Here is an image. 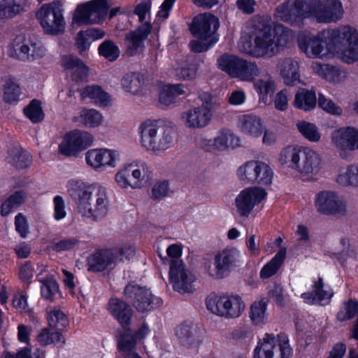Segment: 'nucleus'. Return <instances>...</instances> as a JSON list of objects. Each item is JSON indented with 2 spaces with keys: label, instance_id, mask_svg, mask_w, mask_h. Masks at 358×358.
<instances>
[{
  "label": "nucleus",
  "instance_id": "f257e3e1",
  "mask_svg": "<svg viewBox=\"0 0 358 358\" xmlns=\"http://www.w3.org/2000/svg\"><path fill=\"white\" fill-rule=\"evenodd\" d=\"M299 49L310 59L337 56L346 64L358 61V29L349 24L324 29L298 41Z\"/></svg>",
  "mask_w": 358,
  "mask_h": 358
},
{
  "label": "nucleus",
  "instance_id": "f03ea898",
  "mask_svg": "<svg viewBox=\"0 0 358 358\" xmlns=\"http://www.w3.org/2000/svg\"><path fill=\"white\" fill-rule=\"evenodd\" d=\"M66 191L83 219L96 222L108 213L110 199L107 189L101 185L71 179L66 183Z\"/></svg>",
  "mask_w": 358,
  "mask_h": 358
},
{
  "label": "nucleus",
  "instance_id": "7ed1b4c3",
  "mask_svg": "<svg viewBox=\"0 0 358 358\" xmlns=\"http://www.w3.org/2000/svg\"><path fill=\"white\" fill-rule=\"evenodd\" d=\"M293 40V31L278 24L273 29L268 27L255 28L249 36L241 38L238 48L252 57H271L288 46Z\"/></svg>",
  "mask_w": 358,
  "mask_h": 358
},
{
  "label": "nucleus",
  "instance_id": "20e7f679",
  "mask_svg": "<svg viewBox=\"0 0 358 358\" xmlns=\"http://www.w3.org/2000/svg\"><path fill=\"white\" fill-rule=\"evenodd\" d=\"M278 162L307 180H316L324 168L321 155L310 147L287 146L280 151Z\"/></svg>",
  "mask_w": 358,
  "mask_h": 358
},
{
  "label": "nucleus",
  "instance_id": "39448f33",
  "mask_svg": "<svg viewBox=\"0 0 358 358\" xmlns=\"http://www.w3.org/2000/svg\"><path fill=\"white\" fill-rule=\"evenodd\" d=\"M140 142L147 151L160 154L170 148L174 142V133L170 128L148 120L138 127Z\"/></svg>",
  "mask_w": 358,
  "mask_h": 358
},
{
  "label": "nucleus",
  "instance_id": "423d86ee",
  "mask_svg": "<svg viewBox=\"0 0 358 358\" xmlns=\"http://www.w3.org/2000/svg\"><path fill=\"white\" fill-rule=\"evenodd\" d=\"M217 66L231 78L241 81L254 82L261 73V69L255 62L244 59L234 55L224 54L220 57Z\"/></svg>",
  "mask_w": 358,
  "mask_h": 358
},
{
  "label": "nucleus",
  "instance_id": "0eeeda50",
  "mask_svg": "<svg viewBox=\"0 0 358 358\" xmlns=\"http://www.w3.org/2000/svg\"><path fill=\"white\" fill-rule=\"evenodd\" d=\"M207 309L226 319H236L244 312L245 303L238 294L209 295L206 299Z\"/></svg>",
  "mask_w": 358,
  "mask_h": 358
},
{
  "label": "nucleus",
  "instance_id": "6e6552de",
  "mask_svg": "<svg viewBox=\"0 0 358 358\" xmlns=\"http://www.w3.org/2000/svg\"><path fill=\"white\" fill-rule=\"evenodd\" d=\"M134 255V250L129 245L99 250L88 257V269L94 272L110 270L118 263L130 259Z\"/></svg>",
  "mask_w": 358,
  "mask_h": 358
},
{
  "label": "nucleus",
  "instance_id": "1a4fd4ad",
  "mask_svg": "<svg viewBox=\"0 0 358 358\" xmlns=\"http://www.w3.org/2000/svg\"><path fill=\"white\" fill-rule=\"evenodd\" d=\"M343 15L344 8L341 0H311L308 3V17L316 22H337Z\"/></svg>",
  "mask_w": 358,
  "mask_h": 358
},
{
  "label": "nucleus",
  "instance_id": "9d476101",
  "mask_svg": "<svg viewBox=\"0 0 358 358\" xmlns=\"http://www.w3.org/2000/svg\"><path fill=\"white\" fill-rule=\"evenodd\" d=\"M63 13L60 3L52 1L43 4L36 13V17L45 34L58 35L65 30Z\"/></svg>",
  "mask_w": 358,
  "mask_h": 358
},
{
  "label": "nucleus",
  "instance_id": "9b49d317",
  "mask_svg": "<svg viewBox=\"0 0 358 358\" xmlns=\"http://www.w3.org/2000/svg\"><path fill=\"white\" fill-rule=\"evenodd\" d=\"M236 176L243 185L271 183L273 172L271 166L264 162L249 160L238 166Z\"/></svg>",
  "mask_w": 358,
  "mask_h": 358
},
{
  "label": "nucleus",
  "instance_id": "f8f14e48",
  "mask_svg": "<svg viewBox=\"0 0 358 358\" xmlns=\"http://www.w3.org/2000/svg\"><path fill=\"white\" fill-rule=\"evenodd\" d=\"M292 354L286 335L267 334L255 348L254 358H291Z\"/></svg>",
  "mask_w": 358,
  "mask_h": 358
},
{
  "label": "nucleus",
  "instance_id": "ddd939ff",
  "mask_svg": "<svg viewBox=\"0 0 358 358\" xmlns=\"http://www.w3.org/2000/svg\"><path fill=\"white\" fill-rule=\"evenodd\" d=\"M242 263L241 252L236 248H226L218 252L213 264L206 267L208 275L215 279H222Z\"/></svg>",
  "mask_w": 358,
  "mask_h": 358
},
{
  "label": "nucleus",
  "instance_id": "4468645a",
  "mask_svg": "<svg viewBox=\"0 0 358 358\" xmlns=\"http://www.w3.org/2000/svg\"><path fill=\"white\" fill-rule=\"evenodd\" d=\"M108 9L106 0L90 1L77 6L73 22L79 25L99 23L107 15Z\"/></svg>",
  "mask_w": 358,
  "mask_h": 358
},
{
  "label": "nucleus",
  "instance_id": "2eb2a0df",
  "mask_svg": "<svg viewBox=\"0 0 358 358\" xmlns=\"http://www.w3.org/2000/svg\"><path fill=\"white\" fill-rule=\"evenodd\" d=\"M169 280L173 289L180 294L193 293L195 289L196 276L181 261H175L170 266Z\"/></svg>",
  "mask_w": 358,
  "mask_h": 358
},
{
  "label": "nucleus",
  "instance_id": "dca6fc26",
  "mask_svg": "<svg viewBox=\"0 0 358 358\" xmlns=\"http://www.w3.org/2000/svg\"><path fill=\"white\" fill-rule=\"evenodd\" d=\"M267 196L266 191L260 187H248L243 189L234 199L237 214L241 217H248L255 207Z\"/></svg>",
  "mask_w": 358,
  "mask_h": 358
},
{
  "label": "nucleus",
  "instance_id": "f3484780",
  "mask_svg": "<svg viewBox=\"0 0 358 358\" xmlns=\"http://www.w3.org/2000/svg\"><path fill=\"white\" fill-rule=\"evenodd\" d=\"M93 136L86 131L75 129L67 132L59 145V152L66 157H77L94 142Z\"/></svg>",
  "mask_w": 358,
  "mask_h": 358
},
{
  "label": "nucleus",
  "instance_id": "a211bd4d",
  "mask_svg": "<svg viewBox=\"0 0 358 358\" xmlns=\"http://www.w3.org/2000/svg\"><path fill=\"white\" fill-rule=\"evenodd\" d=\"M85 160L87 166L94 171H103L117 166L120 161V154L115 149L92 148L85 152Z\"/></svg>",
  "mask_w": 358,
  "mask_h": 358
},
{
  "label": "nucleus",
  "instance_id": "6ab92c4d",
  "mask_svg": "<svg viewBox=\"0 0 358 358\" xmlns=\"http://www.w3.org/2000/svg\"><path fill=\"white\" fill-rule=\"evenodd\" d=\"M274 17L291 25L300 27L303 20L308 18V3H304L303 0H287L276 8Z\"/></svg>",
  "mask_w": 358,
  "mask_h": 358
},
{
  "label": "nucleus",
  "instance_id": "aec40b11",
  "mask_svg": "<svg viewBox=\"0 0 358 358\" xmlns=\"http://www.w3.org/2000/svg\"><path fill=\"white\" fill-rule=\"evenodd\" d=\"M331 145L337 150L341 158H346L350 152L358 150V129L341 127L331 134Z\"/></svg>",
  "mask_w": 358,
  "mask_h": 358
},
{
  "label": "nucleus",
  "instance_id": "412c9836",
  "mask_svg": "<svg viewBox=\"0 0 358 358\" xmlns=\"http://www.w3.org/2000/svg\"><path fill=\"white\" fill-rule=\"evenodd\" d=\"M317 210L324 215H343L346 213V204L338 192L323 190L315 196Z\"/></svg>",
  "mask_w": 358,
  "mask_h": 358
},
{
  "label": "nucleus",
  "instance_id": "4be33fe9",
  "mask_svg": "<svg viewBox=\"0 0 358 358\" xmlns=\"http://www.w3.org/2000/svg\"><path fill=\"white\" fill-rule=\"evenodd\" d=\"M124 295L131 299L139 312L149 311L162 304L159 297L152 294L149 289L142 288L136 284H129L124 289Z\"/></svg>",
  "mask_w": 358,
  "mask_h": 358
},
{
  "label": "nucleus",
  "instance_id": "5701e85b",
  "mask_svg": "<svg viewBox=\"0 0 358 358\" xmlns=\"http://www.w3.org/2000/svg\"><path fill=\"white\" fill-rule=\"evenodd\" d=\"M220 27L217 17L210 13L196 15L191 26V32L196 37L203 40L215 39L214 36Z\"/></svg>",
  "mask_w": 358,
  "mask_h": 358
},
{
  "label": "nucleus",
  "instance_id": "b1692460",
  "mask_svg": "<svg viewBox=\"0 0 358 358\" xmlns=\"http://www.w3.org/2000/svg\"><path fill=\"white\" fill-rule=\"evenodd\" d=\"M213 113L193 106L184 110L180 115L182 125L189 129H200L206 127L210 122Z\"/></svg>",
  "mask_w": 358,
  "mask_h": 358
},
{
  "label": "nucleus",
  "instance_id": "393cba45",
  "mask_svg": "<svg viewBox=\"0 0 358 358\" xmlns=\"http://www.w3.org/2000/svg\"><path fill=\"white\" fill-rule=\"evenodd\" d=\"M275 70L286 85L293 86L300 82L299 64L292 58L278 59L275 66Z\"/></svg>",
  "mask_w": 358,
  "mask_h": 358
},
{
  "label": "nucleus",
  "instance_id": "a878e982",
  "mask_svg": "<svg viewBox=\"0 0 358 358\" xmlns=\"http://www.w3.org/2000/svg\"><path fill=\"white\" fill-rule=\"evenodd\" d=\"M151 30V24L149 22H145L136 29L127 34L124 43L129 55H134L143 51L144 41L150 34Z\"/></svg>",
  "mask_w": 358,
  "mask_h": 358
},
{
  "label": "nucleus",
  "instance_id": "bb28decb",
  "mask_svg": "<svg viewBox=\"0 0 358 358\" xmlns=\"http://www.w3.org/2000/svg\"><path fill=\"white\" fill-rule=\"evenodd\" d=\"M239 138L230 130H222L213 139H206L203 146L209 151H224L239 145Z\"/></svg>",
  "mask_w": 358,
  "mask_h": 358
},
{
  "label": "nucleus",
  "instance_id": "cd10ccee",
  "mask_svg": "<svg viewBox=\"0 0 358 358\" xmlns=\"http://www.w3.org/2000/svg\"><path fill=\"white\" fill-rule=\"evenodd\" d=\"M176 335L180 343L188 348H198L203 341L201 331L190 324L182 323L178 326Z\"/></svg>",
  "mask_w": 358,
  "mask_h": 358
},
{
  "label": "nucleus",
  "instance_id": "c85d7f7f",
  "mask_svg": "<svg viewBox=\"0 0 358 358\" xmlns=\"http://www.w3.org/2000/svg\"><path fill=\"white\" fill-rule=\"evenodd\" d=\"M333 294L332 289L324 284L321 278H318L313 282L312 292L302 294L301 297L306 303L325 305L329 302Z\"/></svg>",
  "mask_w": 358,
  "mask_h": 358
},
{
  "label": "nucleus",
  "instance_id": "c756f323",
  "mask_svg": "<svg viewBox=\"0 0 358 358\" xmlns=\"http://www.w3.org/2000/svg\"><path fill=\"white\" fill-rule=\"evenodd\" d=\"M264 122L257 115L243 114L238 117L237 127L246 136L258 138L262 135Z\"/></svg>",
  "mask_w": 358,
  "mask_h": 358
},
{
  "label": "nucleus",
  "instance_id": "7c9ffc66",
  "mask_svg": "<svg viewBox=\"0 0 358 358\" xmlns=\"http://www.w3.org/2000/svg\"><path fill=\"white\" fill-rule=\"evenodd\" d=\"M122 173H131V189L142 188L148 184L150 178L148 166L141 161L126 164V169Z\"/></svg>",
  "mask_w": 358,
  "mask_h": 358
},
{
  "label": "nucleus",
  "instance_id": "2f4dec72",
  "mask_svg": "<svg viewBox=\"0 0 358 358\" xmlns=\"http://www.w3.org/2000/svg\"><path fill=\"white\" fill-rule=\"evenodd\" d=\"M62 64L66 73L76 81L83 80L89 73V68L78 57L73 55H65L62 57Z\"/></svg>",
  "mask_w": 358,
  "mask_h": 358
},
{
  "label": "nucleus",
  "instance_id": "473e14b6",
  "mask_svg": "<svg viewBox=\"0 0 358 358\" xmlns=\"http://www.w3.org/2000/svg\"><path fill=\"white\" fill-rule=\"evenodd\" d=\"M38 281L41 283V292L43 299L53 301L59 292V285L52 273L46 266H42L38 273Z\"/></svg>",
  "mask_w": 358,
  "mask_h": 358
},
{
  "label": "nucleus",
  "instance_id": "72a5a7b5",
  "mask_svg": "<svg viewBox=\"0 0 358 358\" xmlns=\"http://www.w3.org/2000/svg\"><path fill=\"white\" fill-rule=\"evenodd\" d=\"M108 310L122 327L129 324L132 316L130 306L122 299L112 298L108 301Z\"/></svg>",
  "mask_w": 358,
  "mask_h": 358
},
{
  "label": "nucleus",
  "instance_id": "f704fd0d",
  "mask_svg": "<svg viewBox=\"0 0 358 358\" xmlns=\"http://www.w3.org/2000/svg\"><path fill=\"white\" fill-rule=\"evenodd\" d=\"M292 105L294 108L305 112L313 110L317 105L315 92L304 88L299 90L294 95Z\"/></svg>",
  "mask_w": 358,
  "mask_h": 358
},
{
  "label": "nucleus",
  "instance_id": "c9c22d12",
  "mask_svg": "<svg viewBox=\"0 0 358 358\" xmlns=\"http://www.w3.org/2000/svg\"><path fill=\"white\" fill-rule=\"evenodd\" d=\"M335 181L343 187H358V165L350 164L341 167L335 178Z\"/></svg>",
  "mask_w": 358,
  "mask_h": 358
},
{
  "label": "nucleus",
  "instance_id": "e433bc0d",
  "mask_svg": "<svg viewBox=\"0 0 358 358\" xmlns=\"http://www.w3.org/2000/svg\"><path fill=\"white\" fill-rule=\"evenodd\" d=\"M75 122L82 124L86 128H96L103 122V115L95 109H82L73 117Z\"/></svg>",
  "mask_w": 358,
  "mask_h": 358
},
{
  "label": "nucleus",
  "instance_id": "4c0bfd02",
  "mask_svg": "<svg viewBox=\"0 0 358 358\" xmlns=\"http://www.w3.org/2000/svg\"><path fill=\"white\" fill-rule=\"evenodd\" d=\"M82 99H90L100 106H108L111 104L110 96L99 86L91 85L80 90Z\"/></svg>",
  "mask_w": 358,
  "mask_h": 358
},
{
  "label": "nucleus",
  "instance_id": "58836bf2",
  "mask_svg": "<svg viewBox=\"0 0 358 358\" xmlns=\"http://www.w3.org/2000/svg\"><path fill=\"white\" fill-rule=\"evenodd\" d=\"M104 35V31L95 28L79 31L77 34L76 42L78 52L80 55H84L90 48L92 41L100 39L103 38Z\"/></svg>",
  "mask_w": 358,
  "mask_h": 358
},
{
  "label": "nucleus",
  "instance_id": "ea45409f",
  "mask_svg": "<svg viewBox=\"0 0 358 358\" xmlns=\"http://www.w3.org/2000/svg\"><path fill=\"white\" fill-rule=\"evenodd\" d=\"M144 84V78L139 73H126L121 80L122 88L134 95H138L142 92Z\"/></svg>",
  "mask_w": 358,
  "mask_h": 358
},
{
  "label": "nucleus",
  "instance_id": "a19ab883",
  "mask_svg": "<svg viewBox=\"0 0 358 358\" xmlns=\"http://www.w3.org/2000/svg\"><path fill=\"white\" fill-rule=\"evenodd\" d=\"M185 93L184 87L181 84L165 85L162 87L159 99V102L166 106L173 104L178 96Z\"/></svg>",
  "mask_w": 358,
  "mask_h": 358
},
{
  "label": "nucleus",
  "instance_id": "79ce46f5",
  "mask_svg": "<svg viewBox=\"0 0 358 358\" xmlns=\"http://www.w3.org/2000/svg\"><path fill=\"white\" fill-rule=\"evenodd\" d=\"M267 300L262 299L254 301L250 308L249 317L255 324H264L268 320Z\"/></svg>",
  "mask_w": 358,
  "mask_h": 358
},
{
  "label": "nucleus",
  "instance_id": "37998d69",
  "mask_svg": "<svg viewBox=\"0 0 358 358\" xmlns=\"http://www.w3.org/2000/svg\"><path fill=\"white\" fill-rule=\"evenodd\" d=\"M6 53L10 58L20 59L22 55V31L20 28L10 34Z\"/></svg>",
  "mask_w": 358,
  "mask_h": 358
},
{
  "label": "nucleus",
  "instance_id": "c03bdc74",
  "mask_svg": "<svg viewBox=\"0 0 358 358\" xmlns=\"http://www.w3.org/2000/svg\"><path fill=\"white\" fill-rule=\"evenodd\" d=\"M296 127L301 135L308 141L318 143L321 141L322 134L314 123L300 120L296 123Z\"/></svg>",
  "mask_w": 358,
  "mask_h": 358
},
{
  "label": "nucleus",
  "instance_id": "a18cd8bd",
  "mask_svg": "<svg viewBox=\"0 0 358 358\" xmlns=\"http://www.w3.org/2000/svg\"><path fill=\"white\" fill-rule=\"evenodd\" d=\"M254 89L259 96V100L266 103L268 94H273L276 88V84L271 77L255 80L253 82Z\"/></svg>",
  "mask_w": 358,
  "mask_h": 358
},
{
  "label": "nucleus",
  "instance_id": "49530a36",
  "mask_svg": "<svg viewBox=\"0 0 358 358\" xmlns=\"http://www.w3.org/2000/svg\"><path fill=\"white\" fill-rule=\"evenodd\" d=\"M286 257V250L281 248L274 257L262 268L260 276L262 278H268L273 275L282 264Z\"/></svg>",
  "mask_w": 358,
  "mask_h": 358
},
{
  "label": "nucleus",
  "instance_id": "de8ad7c7",
  "mask_svg": "<svg viewBox=\"0 0 358 358\" xmlns=\"http://www.w3.org/2000/svg\"><path fill=\"white\" fill-rule=\"evenodd\" d=\"M22 203V191L12 193L1 204L0 213L4 217L18 209Z\"/></svg>",
  "mask_w": 358,
  "mask_h": 358
},
{
  "label": "nucleus",
  "instance_id": "09e8293b",
  "mask_svg": "<svg viewBox=\"0 0 358 358\" xmlns=\"http://www.w3.org/2000/svg\"><path fill=\"white\" fill-rule=\"evenodd\" d=\"M45 49L38 41H29L24 45V61H34L45 55Z\"/></svg>",
  "mask_w": 358,
  "mask_h": 358
},
{
  "label": "nucleus",
  "instance_id": "8fccbe9b",
  "mask_svg": "<svg viewBox=\"0 0 358 358\" xmlns=\"http://www.w3.org/2000/svg\"><path fill=\"white\" fill-rule=\"evenodd\" d=\"M174 70L176 76L184 80H192L194 79L197 73V68L196 66L187 61H182L178 63Z\"/></svg>",
  "mask_w": 358,
  "mask_h": 358
},
{
  "label": "nucleus",
  "instance_id": "3c124183",
  "mask_svg": "<svg viewBox=\"0 0 358 358\" xmlns=\"http://www.w3.org/2000/svg\"><path fill=\"white\" fill-rule=\"evenodd\" d=\"M21 94V88L18 83L13 78H9L4 85L3 99L7 103H15L19 101Z\"/></svg>",
  "mask_w": 358,
  "mask_h": 358
},
{
  "label": "nucleus",
  "instance_id": "603ef678",
  "mask_svg": "<svg viewBox=\"0 0 358 358\" xmlns=\"http://www.w3.org/2000/svg\"><path fill=\"white\" fill-rule=\"evenodd\" d=\"M138 340L134 334L130 332L122 334L118 339L117 346L120 352L125 355L135 352Z\"/></svg>",
  "mask_w": 358,
  "mask_h": 358
},
{
  "label": "nucleus",
  "instance_id": "864d4df0",
  "mask_svg": "<svg viewBox=\"0 0 358 358\" xmlns=\"http://www.w3.org/2000/svg\"><path fill=\"white\" fill-rule=\"evenodd\" d=\"M25 115L34 123L42 121L44 119V113L40 101L34 99L24 108Z\"/></svg>",
  "mask_w": 358,
  "mask_h": 358
},
{
  "label": "nucleus",
  "instance_id": "5fc2aeb1",
  "mask_svg": "<svg viewBox=\"0 0 358 358\" xmlns=\"http://www.w3.org/2000/svg\"><path fill=\"white\" fill-rule=\"evenodd\" d=\"M22 0H5L0 5V17H13L22 10Z\"/></svg>",
  "mask_w": 358,
  "mask_h": 358
},
{
  "label": "nucleus",
  "instance_id": "6e6d98bb",
  "mask_svg": "<svg viewBox=\"0 0 358 358\" xmlns=\"http://www.w3.org/2000/svg\"><path fill=\"white\" fill-rule=\"evenodd\" d=\"M48 321L50 327L61 330L68 324L66 315L60 310L55 309L48 313Z\"/></svg>",
  "mask_w": 358,
  "mask_h": 358
},
{
  "label": "nucleus",
  "instance_id": "4d7b16f0",
  "mask_svg": "<svg viewBox=\"0 0 358 358\" xmlns=\"http://www.w3.org/2000/svg\"><path fill=\"white\" fill-rule=\"evenodd\" d=\"M357 312L358 303L356 301L350 300L343 304L337 314V319L341 322L350 320L354 317Z\"/></svg>",
  "mask_w": 358,
  "mask_h": 358
},
{
  "label": "nucleus",
  "instance_id": "13d9d810",
  "mask_svg": "<svg viewBox=\"0 0 358 358\" xmlns=\"http://www.w3.org/2000/svg\"><path fill=\"white\" fill-rule=\"evenodd\" d=\"M101 55L109 61H115L120 55L118 47L111 41H106L99 48Z\"/></svg>",
  "mask_w": 358,
  "mask_h": 358
},
{
  "label": "nucleus",
  "instance_id": "bf43d9fd",
  "mask_svg": "<svg viewBox=\"0 0 358 358\" xmlns=\"http://www.w3.org/2000/svg\"><path fill=\"white\" fill-rule=\"evenodd\" d=\"M290 96L291 93L286 88L278 92L273 101L275 108L281 112L285 111L288 108Z\"/></svg>",
  "mask_w": 358,
  "mask_h": 358
},
{
  "label": "nucleus",
  "instance_id": "052dcab7",
  "mask_svg": "<svg viewBox=\"0 0 358 358\" xmlns=\"http://www.w3.org/2000/svg\"><path fill=\"white\" fill-rule=\"evenodd\" d=\"M318 105L322 110L330 114L339 115L342 113L341 108L323 94H320L318 96Z\"/></svg>",
  "mask_w": 358,
  "mask_h": 358
},
{
  "label": "nucleus",
  "instance_id": "680f3d73",
  "mask_svg": "<svg viewBox=\"0 0 358 358\" xmlns=\"http://www.w3.org/2000/svg\"><path fill=\"white\" fill-rule=\"evenodd\" d=\"M53 217L56 220L59 221L66 217L65 201L61 196L57 195L53 198Z\"/></svg>",
  "mask_w": 358,
  "mask_h": 358
},
{
  "label": "nucleus",
  "instance_id": "e2e57ef3",
  "mask_svg": "<svg viewBox=\"0 0 358 358\" xmlns=\"http://www.w3.org/2000/svg\"><path fill=\"white\" fill-rule=\"evenodd\" d=\"M216 39L212 38H210V40H203L197 38L189 43V47L192 51L199 53L207 51L216 43Z\"/></svg>",
  "mask_w": 358,
  "mask_h": 358
},
{
  "label": "nucleus",
  "instance_id": "0e129e2a",
  "mask_svg": "<svg viewBox=\"0 0 358 358\" xmlns=\"http://www.w3.org/2000/svg\"><path fill=\"white\" fill-rule=\"evenodd\" d=\"M22 152L20 146L13 148L8 151V163L16 169H20L22 167Z\"/></svg>",
  "mask_w": 358,
  "mask_h": 358
},
{
  "label": "nucleus",
  "instance_id": "69168bd1",
  "mask_svg": "<svg viewBox=\"0 0 358 358\" xmlns=\"http://www.w3.org/2000/svg\"><path fill=\"white\" fill-rule=\"evenodd\" d=\"M27 331L25 327H24V358H40L43 356V352L38 348L31 346L27 341Z\"/></svg>",
  "mask_w": 358,
  "mask_h": 358
},
{
  "label": "nucleus",
  "instance_id": "338daca9",
  "mask_svg": "<svg viewBox=\"0 0 358 358\" xmlns=\"http://www.w3.org/2000/svg\"><path fill=\"white\" fill-rule=\"evenodd\" d=\"M348 76V73L345 70L332 66L327 80L330 83H340L345 81Z\"/></svg>",
  "mask_w": 358,
  "mask_h": 358
},
{
  "label": "nucleus",
  "instance_id": "774afa93",
  "mask_svg": "<svg viewBox=\"0 0 358 358\" xmlns=\"http://www.w3.org/2000/svg\"><path fill=\"white\" fill-rule=\"evenodd\" d=\"M125 169L126 165L118 170V171L115 175V181L121 188H131V173L122 174V173Z\"/></svg>",
  "mask_w": 358,
  "mask_h": 358
}]
</instances>
